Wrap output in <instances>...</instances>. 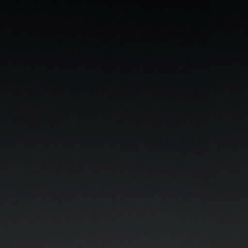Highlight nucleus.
Wrapping results in <instances>:
<instances>
[{
	"label": "nucleus",
	"instance_id": "f257e3e1",
	"mask_svg": "<svg viewBox=\"0 0 248 248\" xmlns=\"http://www.w3.org/2000/svg\"><path fill=\"white\" fill-rule=\"evenodd\" d=\"M197 2H248V1H197Z\"/></svg>",
	"mask_w": 248,
	"mask_h": 248
}]
</instances>
